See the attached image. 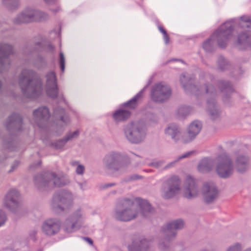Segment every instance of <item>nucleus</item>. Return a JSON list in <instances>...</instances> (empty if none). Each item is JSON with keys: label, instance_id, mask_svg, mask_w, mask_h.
<instances>
[{"label": "nucleus", "instance_id": "20", "mask_svg": "<svg viewBox=\"0 0 251 251\" xmlns=\"http://www.w3.org/2000/svg\"><path fill=\"white\" fill-rule=\"evenodd\" d=\"M141 97V94L137 95L133 99L125 104V106L129 109H134L137 106V101Z\"/></svg>", "mask_w": 251, "mask_h": 251}, {"label": "nucleus", "instance_id": "13", "mask_svg": "<svg viewBox=\"0 0 251 251\" xmlns=\"http://www.w3.org/2000/svg\"><path fill=\"white\" fill-rule=\"evenodd\" d=\"M18 196L19 193L16 190H11L5 197L4 202V206L8 208H12L17 206Z\"/></svg>", "mask_w": 251, "mask_h": 251}, {"label": "nucleus", "instance_id": "3", "mask_svg": "<svg viewBox=\"0 0 251 251\" xmlns=\"http://www.w3.org/2000/svg\"><path fill=\"white\" fill-rule=\"evenodd\" d=\"M216 172L222 177H227L232 173L231 159L226 155L219 156L216 162Z\"/></svg>", "mask_w": 251, "mask_h": 251}, {"label": "nucleus", "instance_id": "27", "mask_svg": "<svg viewBox=\"0 0 251 251\" xmlns=\"http://www.w3.org/2000/svg\"><path fill=\"white\" fill-rule=\"evenodd\" d=\"M84 171V167L82 165H78L76 168V172L77 174H82Z\"/></svg>", "mask_w": 251, "mask_h": 251}, {"label": "nucleus", "instance_id": "19", "mask_svg": "<svg viewBox=\"0 0 251 251\" xmlns=\"http://www.w3.org/2000/svg\"><path fill=\"white\" fill-rule=\"evenodd\" d=\"M240 25L243 28L247 29V31H251V18L241 17Z\"/></svg>", "mask_w": 251, "mask_h": 251}, {"label": "nucleus", "instance_id": "35", "mask_svg": "<svg viewBox=\"0 0 251 251\" xmlns=\"http://www.w3.org/2000/svg\"><path fill=\"white\" fill-rule=\"evenodd\" d=\"M46 3H49L50 2H53L55 0H44Z\"/></svg>", "mask_w": 251, "mask_h": 251}, {"label": "nucleus", "instance_id": "5", "mask_svg": "<svg viewBox=\"0 0 251 251\" xmlns=\"http://www.w3.org/2000/svg\"><path fill=\"white\" fill-rule=\"evenodd\" d=\"M184 197L191 199L198 194L197 185L195 179L190 176H187L184 180L183 189Z\"/></svg>", "mask_w": 251, "mask_h": 251}, {"label": "nucleus", "instance_id": "30", "mask_svg": "<svg viewBox=\"0 0 251 251\" xmlns=\"http://www.w3.org/2000/svg\"><path fill=\"white\" fill-rule=\"evenodd\" d=\"M240 247L238 245H236L232 248H230L228 251H238L240 250Z\"/></svg>", "mask_w": 251, "mask_h": 251}, {"label": "nucleus", "instance_id": "17", "mask_svg": "<svg viewBox=\"0 0 251 251\" xmlns=\"http://www.w3.org/2000/svg\"><path fill=\"white\" fill-rule=\"evenodd\" d=\"M184 226V223L181 220H176L167 225L166 230L172 231L175 229H181Z\"/></svg>", "mask_w": 251, "mask_h": 251}, {"label": "nucleus", "instance_id": "2", "mask_svg": "<svg viewBox=\"0 0 251 251\" xmlns=\"http://www.w3.org/2000/svg\"><path fill=\"white\" fill-rule=\"evenodd\" d=\"M20 84L23 92L31 94L29 97L34 98L41 92V83L39 80L34 77V74L32 71H24L20 77Z\"/></svg>", "mask_w": 251, "mask_h": 251}, {"label": "nucleus", "instance_id": "10", "mask_svg": "<svg viewBox=\"0 0 251 251\" xmlns=\"http://www.w3.org/2000/svg\"><path fill=\"white\" fill-rule=\"evenodd\" d=\"M201 129V124L198 122L192 123L189 127L188 131L182 136V140L184 143L192 141L199 133Z\"/></svg>", "mask_w": 251, "mask_h": 251}, {"label": "nucleus", "instance_id": "16", "mask_svg": "<svg viewBox=\"0 0 251 251\" xmlns=\"http://www.w3.org/2000/svg\"><path fill=\"white\" fill-rule=\"evenodd\" d=\"M33 116L37 120L47 119L50 116L49 109L46 107L40 108L34 112Z\"/></svg>", "mask_w": 251, "mask_h": 251}, {"label": "nucleus", "instance_id": "25", "mask_svg": "<svg viewBox=\"0 0 251 251\" xmlns=\"http://www.w3.org/2000/svg\"><path fill=\"white\" fill-rule=\"evenodd\" d=\"M60 67L61 71H64L65 69V58L62 52H60Z\"/></svg>", "mask_w": 251, "mask_h": 251}, {"label": "nucleus", "instance_id": "1", "mask_svg": "<svg viewBox=\"0 0 251 251\" xmlns=\"http://www.w3.org/2000/svg\"><path fill=\"white\" fill-rule=\"evenodd\" d=\"M123 205L126 208L122 211L116 213V218L120 221H129L136 218L139 212L146 216L152 211L149 202L140 198L134 200H126Z\"/></svg>", "mask_w": 251, "mask_h": 251}, {"label": "nucleus", "instance_id": "14", "mask_svg": "<svg viewBox=\"0 0 251 251\" xmlns=\"http://www.w3.org/2000/svg\"><path fill=\"white\" fill-rule=\"evenodd\" d=\"M33 13V12L30 11L28 13L21 14L16 20V23H27L33 21H40L38 18V14Z\"/></svg>", "mask_w": 251, "mask_h": 251}, {"label": "nucleus", "instance_id": "40", "mask_svg": "<svg viewBox=\"0 0 251 251\" xmlns=\"http://www.w3.org/2000/svg\"><path fill=\"white\" fill-rule=\"evenodd\" d=\"M61 120H62V121H64V120H63V118H62V119H61Z\"/></svg>", "mask_w": 251, "mask_h": 251}, {"label": "nucleus", "instance_id": "23", "mask_svg": "<svg viewBox=\"0 0 251 251\" xmlns=\"http://www.w3.org/2000/svg\"><path fill=\"white\" fill-rule=\"evenodd\" d=\"M158 29L163 34L165 43L166 44H169L170 42L169 35L167 33L165 28L162 25H159L158 26Z\"/></svg>", "mask_w": 251, "mask_h": 251}, {"label": "nucleus", "instance_id": "33", "mask_svg": "<svg viewBox=\"0 0 251 251\" xmlns=\"http://www.w3.org/2000/svg\"><path fill=\"white\" fill-rule=\"evenodd\" d=\"M54 210L56 212H59L63 210V209L60 206H58L55 208Z\"/></svg>", "mask_w": 251, "mask_h": 251}, {"label": "nucleus", "instance_id": "34", "mask_svg": "<svg viewBox=\"0 0 251 251\" xmlns=\"http://www.w3.org/2000/svg\"><path fill=\"white\" fill-rule=\"evenodd\" d=\"M85 239L89 244H90L91 245L93 244V241L91 239L86 238H85Z\"/></svg>", "mask_w": 251, "mask_h": 251}, {"label": "nucleus", "instance_id": "8", "mask_svg": "<svg viewBox=\"0 0 251 251\" xmlns=\"http://www.w3.org/2000/svg\"><path fill=\"white\" fill-rule=\"evenodd\" d=\"M47 93L49 96L56 98L58 96V88L56 84L55 74L50 72L47 75Z\"/></svg>", "mask_w": 251, "mask_h": 251}, {"label": "nucleus", "instance_id": "21", "mask_svg": "<svg viewBox=\"0 0 251 251\" xmlns=\"http://www.w3.org/2000/svg\"><path fill=\"white\" fill-rule=\"evenodd\" d=\"M166 132L168 134L171 135L173 138H175L179 132V131L176 125H172L167 128Z\"/></svg>", "mask_w": 251, "mask_h": 251}, {"label": "nucleus", "instance_id": "4", "mask_svg": "<svg viewBox=\"0 0 251 251\" xmlns=\"http://www.w3.org/2000/svg\"><path fill=\"white\" fill-rule=\"evenodd\" d=\"M170 88L162 83L156 84L152 89L151 98L156 102H162L171 96Z\"/></svg>", "mask_w": 251, "mask_h": 251}, {"label": "nucleus", "instance_id": "26", "mask_svg": "<svg viewBox=\"0 0 251 251\" xmlns=\"http://www.w3.org/2000/svg\"><path fill=\"white\" fill-rule=\"evenodd\" d=\"M6 220V217L3 212L0 211V226L4 224Z\"/></svg>", "mask_w": 251, "mask_h": 251}, {"label": "nucleus", "instance_id": "12", "mask_svg": "<svg viewBox=\"0 0 251 251\" xmlns=\"http://www.w3.org/2000/svg\"><path fill=\"white\" fill-rule=\"evenodd\" d=\"M127 138L133 143H138L141 138V133L139 128L135 124H131L126 129Z\"/></svg>", "mask_w": 251, "mask_h": 251}, {"label": "nucleus", "instance_id": "11", "mask_svg": "<svg viewBox=\"0 0 251 251\" xmlns=\"http://www.w3.org/2000/svg\"><path fill=\"white\" fill-rule=\"evenodd\" d=\"M203 191L205 201L207 203L213 201L218 196L217 190L213 184H205Z\"/></svg>", "mask_w": 251, "mask_h": 251}, {"label": "nucleus", "instance_id": "15", "mask_svg": "<svg viewBox=\"0 0 251 251\" xmlns=\"http://www.w3.org/2000/svg\"><path fill=\"white\" fill-rule=\"evenodd\" d=\"M131 115L128 110L121 109L116 111L113 114L114 120L117 122L122 121L128 119Z\"/></svg>", "mask_w": 251, "mask_h": 251}, {"label": "nucleus", "instance_id": "36", "mask_svg": "<svg viewBox=\"0 0 251 251\" xmlns=\"http://www.w3.org/2000/svg\"><path fill=\"white\" fill-rule=\"evenodd\" d=\"M138 3L139 5L142 6L143 4V0H137Z\"/></svg>", "mask_w": 251, "mask_h": 251}, {"label": "nucleus", "instance_id": "32", "mask_svg": "<svg viewBox=\"0 0 251 251\" xmlns=\"http://www.w3.org/2000/svg\"><path fill=\"white\" fill-rule=\"evenodd\" d=\"M78 134V131H75L73 134L72 135H71V136L70 137H69L67 140H69L70 139V138H73L75 136H77Z\"/></svg>", "mask_w": 251, "mask_h": 251}, {"label": "nucleus", "instance_id": "18", "mask_svg": "<svg viewBox=\"0 0 251 251\" xmlns=\"http://www.w3.org/2000/svg\"><path fill=\"white\" fill-rule=\"evenodd\" d=\"M211 162L207 159H204L201 161L199 165L198 169L200 171L204 173L210 171L211 170Z\"/></svg>", "mask_w": 251, "mask_h": 251}, {"label": "nucleus", "instance_id": "39", "mask_svg": "<svg viewBox=\"0 0 251 251\" xmlns=\"http://www.w3.org/2000/svg\"><path fill=\"white\" fill-rule=\"evenodd\" d=\"M74 226H75V225H74V224H73V225H72V227H74Z\"/></svg>", "mask_w": 251, "mask_h": 251}, {"label": "nucleus", "instance_id": "6", "mask_svg": "<svg viewBox=\"0 0 251 251\" xmlns=\"http://www.w3.org/2000/svg\"><path fill=\"white\" fill-rule=\"evenodd\" d=\"M232 29L231 28L229 23H226L222 25L213 34V38H216L218 42L220 47L223 48L226 46V44L222 43L221 40L224 39L226 40L228 36L231 35Z\"/></svg>", "mask_w": 251, "mask_h": 251}, {"label": "nucleus", "instance_id": "37", "mask_svg": "<svg viewBox=\"0 0 251 251\" xmlns=\"http://www.w3.org/2000/svg\"><path fill=\"white\" fill-rule=\"evenodd\" d=\"M129 250L130 251H135L133 249H132V247L131 246H130L129 247Z\"/></svg>", "mask_w": 251, "mask_h": 251}, {"label": "nucleus", "instance_id": "24", "mask_svg": "<svg viewBox=\"0 0 251 251\" xmlns=\"http://www.w3.org/2000/svg\"><path fill=\"white\" fill-rule=\"evenodd\" d=\"M236 162L238 167L245 165L247 162V159L244 156H239L236 160Z\"/></svg>", "mask_w": 251, "mask_h": 251}, {"label": "nucleus", "instance_id": "7", "mask_svg": "<svg viewBox=\"0 0 251 251\" xmlns=\"http://www.w3.org/2000/svg\"><path fill=\"white\" fill-rule=\"evenodd\" d=\"M180 182V178L177 176H173L168 179L167 183L168 186V190L165 194L166 198H170L179 192Z\"/></svg>", "mask_w": 251, "mask_h": 251}, {"label": "nucleus", "instance_id": "22", "mask_svg": "<svg viewBox=\"0 0 251 251\" xmlns=\"http://www.w3.org/2000/svg\"><path fill=\"white\" fill-rule=\"evenodd\" d=\"M52 181L53 182L54 185L56 186H61L64 185V183L61 182V178L57 177L54 173L51 174Z\"/></svg>", "mask_w": 251, "mask_h": 251}, {"label": "nucleus", "instance_id": "29", "mask_svg": "<svg viewBox=\"0 0 251 251\" xmlns=\"http://www.w3.org/2000/svg\"><path fill=\"white\" fill-rule=\"evenodd\" d=\"M4 49L6 50L5 51L6 54H9L11 52V50H12V48L9 45H5Z\"/></svg>", "mask_w": 251, "mask_h": 251}, {"label": "nucleus", "instance_id": "31", "mask_svg": "<svg viewBox=\"0 0 251 251\" xmlns=\"http://www.w3.org/2000/svg\"><path fill=\"white\" fill-rule=\"evenodd\" d=\"M248 37V35L246 33H245V34L244 33V34L241 35L239 37V42H241V40H242L241 38H247Z\"/></svg>", "mask_w": 251, "mask_h": 251}, {"label": "nucleus", "instance_id": "28", "mask_svg": "<svg viewBox=\"0 0 251 251\" xmlns=\"http://www.w3.org/2000/svg\"><path fill=\"white\" fill-rule=\"evenodd\" d=\"M211 39H209L205 41L203 44V47L205 50H208V47L211 45Z\"/></svg>", "mask_w": 251, "mask_h": 251}, {"label": "nucleus", "instance_id": "38", "mask_svg": "<svg viewBox=\"0 0 251 251\" xmlns=\"http://www.w3.org/2000/svg\"><path fill=\"white\" fill-rule=\"evenodd\" d=\"M188 156V154H185V155H184L182 156L181 158H182L186 157H187Z\"/></svg>", "mask_w": 251, "mask_h": 251}, {"label": "nucleus", "instance_id": "9", "mask_svg": "<svg viewBox=\"0 0 251 251\" xmlns=\"http://www.w3.org/2000/svg\"><path fill=\"white\" fill-rule=\"evenodd\" d=\"M60 222L54 219L45 221L42 226L43 231L47 235H52L57 233L60 228Z\"/></svg>", "mask_w": 251, "mask_h": 251}]
</instances>
